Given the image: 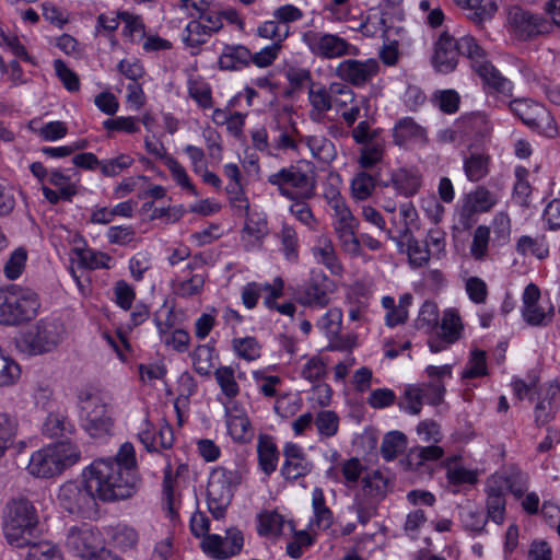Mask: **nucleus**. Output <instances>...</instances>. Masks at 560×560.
Instances as JSON below:
<instances>
[{
  "mask_svg": "<svg viewBox=\"0 0 560 560\" xmlns=\"http://www.w3.org/2000/svg\"><path fill=\"white\" fill-rule=\"evenodd\" d=\"M82 476V481L62 483L57 494L59 505L71 514L92 515L97 499L113 502L131 498L141 482L132 444L124 443L114 457L95 459Z\"/></svg>",
  "mask_w": 560,
  "mask_h": 560,
  "instance_id": "f257e3e1",
  "label": "nucleus"
},
{
  "mask_svg": "<svg viewBox=\"0 0 560 560\" xmlns=\"http://www.w3.org/2000/svg\"><path fill=\"white\" fill-rule=\"evenodd\" d=\"M466 56L472 62V68L482 79L483 83L497 92L510 94L512 83L488 61H485V50L472 36H463L456 39L448 32L440 34L434 44L432 65L441 73L452 72L458 62L459 56Z\"/></svg>",
  "mask_w": 560,
  "mask_h": 560,
  "instance_id": "f03ea898",
  "label": "nucleus"
},
{
  "mask_svg": "<svg viewBox=\"0 0 560 560\" xmlns=\"http://www.w3.org/2000/svg\"><path fill=\"white\" fill-rule=\"evenodd\" d=\"M38 523L37 510L28 499L13 498L5 504L2 529L11 546L23 548L35 540Z\"/></svg>",
  "mask_w": 560,
  "mask_h": 560,
  "instance_id": "7ed1b4c3",
  "label": "nucleus"
},
{
  "mask_svg": "<svg viewBox=\"0 0 560 560\" xmlns=\"http://www.w3.org/2000/svg\"><path fill=\"white\" fill-rule=\"evenodd\" d=\"M39 307V296L32 289L16 284L0 288V324H26L37 316Z\"/></svg>",
  "mask_w": 560,
  "mask_h": 560,
  "instance_id": "20e7f679",
  "label": "nucleus"
},
{
  "mask_svg": "<svg viewBox=\"0 0 560 560\" xmlns=\"http://www.w3.org/2000/svg\"><path fill=\"white\" fill-rule=\"evenodd\" d=\"M81 458L77 445L69 441L50 444L32 454L27 470L38 478H50L75 465Z\"/></svg>",
  "mask_w": 560,
  "mask_h": 560,
  "instance_id": "39448f33",
  "label": "nucleus"
},
{
  "mask_svg": "<svg viewBox=\"0 0 560 560\" xmlns=\"http://www.w3.org/2000/svg\"><path fill=\"white\" fill-rule=\"evenodd\" d=\"M242 482V474L238 469L219 466L212 469L207 486V503L211 515L223 518L228 506L234 495L235 489Z\"/></svg>",
  "mask_w": 560,
  "mask_h": 560,
  "instance_id": "423d86ee",
  "label": "nucleus"
},
{
  "mask_svg": "<svg viewBox=\"0 0 560 560\" xmlns=\"http://www.w3.org/2000/svg\"><path fill=\"white\" fill-rule=\"evenodd\" d=\"M63 334L65 328L59 322L40 319L21 337L18 347L30 355L43 354L56 349Z\"/></svg>",
  "mask_w": 560,
  "mask_h": 560,
  "instance_id": "0eeeda50",
  "label": "nucleus"
},
{
  "mask_svg": "<svg viewBox=\"0 0 560 560\" xmlns=\"http://www.w3.org/2000/svg\"><path fill=\"white\" fill-rule=\"evenodd\" d=\"M268 183L276 186L279 194L287 199L313 198L316 180L296 165L283 167L268 176Z\"/></svg>",
  "mask_w": 560,
  "mask_h": 560,
  "instance_id": "6e6552de",
  "label": "nucleus"
},
{
  "mask_svg": "<svg viewBox=\"0 0 560 560\" xmlns=\"http://www.w3.org/2000/svg\"><path fill=\"white\" fill-rule=\"evenodd\" d=\"M302 40L314 56L322 59L341 58L357 55L358 51L347 39L337 34L306 31L302 35Z\"/></svg>",
  "mask_w": 560,
  "mask_h": 560,
  "instance_id": "1a4fd4ad",
  "label": "nucleus"
},
{
  "mask_svg": "<svg viewBox=\"0 0 560 560\" xmlns=\"http://www.w3.org/2000/svg\"><path fill=\"white\" fill-rule=\"evenodd\" d=\"M508 23L513 35L521 40H532L552 32V24L546 18L521 7L509 10Z\"/></svg>",
  "mask_w": 560,
  "mask_h": 560,
  "instance_id": "9d476101",
  "label": "nucleus"
},
{
  "mask_svg": "<svg viewBox=\"0 0 560 560\" xmlns=\"http://www.w3.org/2000/svg\"><path fill=\"white\" fill-rule=\"evenodd\" d=\"M81 409L86 412L88 423L85 431L92 438H102L110 433L113 420L107 415L106 405L102 398L91 392H82L79 395Z\"/></svg>",
  "mask_w": 560,
  "mask_h": 560,
  "instance_id": "9b49d317",
  "label": "nucleus"
},
{
  "mask_svg": "<svg viewBox=\"0 0 560 560\" xmlns=\"http://www.w3.org/2000/svg\"><path fill=\"white\" fill-rule=\"evenodd\" d=\"M378 70L380 65L375 59L365 61L347 59L337 66L336 75L354 86H362L371 81Z\"/></svg>",
  "mask_w": 560,
  "mask_h": 560,
  "instance_id": "f8f14e48",
  "label": "nucleus"
},
{
  "mask_svg": "<svg viewBox=\"0 0 560 560\" xmlns=\"http://www.w3.org/2000/svg\"><path fill=\"white\" fill-rule=\"evenodd\" d=\"M66 547L77 557H95L100 549V537L92 528L72 527L67 536Z\"/></svg>",
  "mask_w": 560,
  "mask_h": 560,
  "instance_id": "ddd939ff",
  "label": "nucleus"
},
{
  "mask_svg": "<svg viewBox=\"0 0 560 560\" xmlns=\"http://www.w3.org/2000/svg\"><path fill=\"white\" fill-rule=\"evenodd\" d=\"M389 238L394 240L402 252L406 246L409 262L412 267L419 268L424 266L429 259L431 252L427 245H421L412 235L409 228H400L397 231V235H394L392 230L386 231Z\"/></svg>",
  "mask_w": 560,
  "mask_h": 560,
  "instance_id": "4468645a",
  "label": "nucleus"
},
{
  "mask_svg": "<svg viewBox=\"0 0 560 560\" xmlns=\"http://www.w3.org/2000/svg\"><path fill=\"white\" fill-rule=\"evenodd\" d=\"M253 54L243 45H225L219 57V67L222 70L238 71L252 63Z\"/></svg>",
  "mask_w": 560,
  "mask_h": 560,
  "instance_id": "2eb2a0df",
  "label": "nucleus"
},
{
  "mask_svg": "<svg viewBox=\"0 0 560 560\" xmlns=\"http://www.w3.org/2000/svg\"><path fill=\"white\" fill-rule=\"evenodd\" d=\"M510 107L514 115L532 129L539 130L541 122L549 119V115L544 107L538 104H529L524 100L511 102Z\"/></svg>",
  "mask_w": 560,
  "mask_h": 560,
  "instance_id": "dca6fc26",
  "label": "nucleus"
},
{
  "mask_svg": "<svg viewBox=\"0 0 560 560\" xmlns=\"http://www.w3.org/2000/svg\"><path fill=\"white\" fill-rule=\"evenodd\" d=\"M257 455L259 467L267 476L276 471L279 452L272 436L268 434L258 435Z\"/></svg>",
  "mask_w": 560,
  "mask_h": 560,
  "instance_id": "f3484780",
  "label": "nucleus"
},
{
  "mask_svg": "<svg viewBox=\"0 0 560 560\" xmlns=\"http://www.w3.org/2000/svg\"><path fill=\"white\" fill-rule=\"evenodd\" d=\"M559 392L560 387L558 385H551L546 396L536 404L534 408V421L538 428L545 427L553 420L558 410V404L555 401V397Z\"/></svg>",
  "mask_w": 560,
  "mask_h": 560,
  "instance_id": "a211bd4d",
  "label": "nucleus"
},
{
  "mask_svg": "<svg viewBox=\"0 0 560 560\" xmlns=\"http://www.w3.org/2000/svg\"><path fill=\"white\" fill-rule=\"evenodd\" d=\"M390 183L400 195L410 197L420 189L422 177L416 171L400 168L392 174Z\"/></svg>",
  "mask_w": 560,
  "mask_h": 560,
  "instance_id": "6ab92c4d",
  "label": "nucleus"
},
{
  "mask_svg": "<svg viewBox=\"0 0 560 560\" xmlns=\"http://www.w3.org/2000/svg\"><path fill=\"white\" fill-rule=\"evenodd\" d=\"M464 10L469 11L468 19L477 25H482L485 21L490 20L497 12L495 2L488 0H455Z\"/></svg>",
  "mask_w": 560,
  "mask_h": 560,
  "instance_id": "aec40b11",
  "label": "nucleus"
},
{
  "mask_svg": "<svg viewBox=\"0 0 560 560\" xmlns=\"http://www.w3.org/2000/svg\"><path fill=\"white\" fill-rule=\"evenodd\" d=\"M410 139L425 142L427 131L412 118L406 117L400 119L394 128V142L398 145H402Z\"/></svg>",
  "mask_w": 560,
  "mask_h": 560,
  "instance_id": "412c9836",
  "label": "nucleus"
},
{
  "mask_svg": "<svg viewBox=\"0 0 560 560\" xmlns=\"http://www.w3.org/2000/svg\"><path fill=\"white\" fill-rule=\"evenodd\" d=\"M444 450L435 444L429 446L412 447L407 456V464L410 469L419 470L425 462H434L442 458Z\"/></svg>",
  "mask_w": 560,
  "mask_h": 560,
  "instance_id": "4be33fe9",
  "label": "nucleus"
},
{
  "mask_svg": "<svg viewBox=\"0 0 560 560\" xmlns=\"http://www.w3.org/2000/svg\"><path fill=\"white\" fill-rule=\"evenodd\" d=\"M505 516V497L500 487H489L487 490V520L502 524Z\"/></svg>",
  "mask_w": 560,
  "mask_h": 560,
  "instance_id": "5701e85b",
  "label": "nucleus"
},
{
  "mask_svg": "<svg viewBox=\"0 0 560 560\" xmlns=\"http://www.w3.org/2000/svg\"><path fill=\"white\" fill-rule=\"evenodd\" d=\"M313 254L319 259L332 273L341 271L332 242L327 236L318 238V245L313 248Z\"/></svg>",
  "mask_w": 560,
  "mask_h": 560,
  "instance_id": "b1692460",
  "label": "nucleus"
},
{
  "mask_svg": "<svg viewBox=\"0 0 560 560\" xmlns=\"http://www.w3.org/2000/svg\"><path fill=\"white\" fill-rule=\"evenodd\" d=\"M73 432L74 425L61 413H50L43 425V433L48 438H63Z\"/></svg>",
  "mask_w": 560,
  "mask_h": 560,
  "instance_id": "393cba45",
  "label": "nucleus"
},
{
  "mask_svg": "<svg viewBox=\"0 0 560 560\" xmlns=\"http://www.w3.org/2000/svg\"><path fill=\"white\" fill-rule=\"evenodd\" d=\"M459 516L464 528L474 533H481L487 524V517L471 504L460 506Z\"/></svg>",
  "mask_w": 560,
  "mask_h": 560,
  "instance_id": "a878e982",
  "label": "nucleus"
},
{
  "mask_svg": "<svg viewBox=\"0 0 560 560\" xmlns=\"http://www.w3.org/2000/svg\"><path fill=\"white\" fill-rule=\"evenodd\" d=\"M206 277L200 273H195L186 280H179L173 283V292L184 299L199 295L203 291Z\"/></svg>",
  "mask_w": 560,
  "mask_h": 560,
  "instance_id": "bb28decb",
  "label": "nucleus"
},
{
  "mask_svg": "<svg viewBox=\"0 0 560 560\" xmlns=\"http://www.w3.org/2000/svg\"><path fill=\"white\" fill-rule=\"evenodd\" d=\"M407 446V438L399 431H393L385 435L381 445V454L386 460L394 459Z\"/></svg>",
  "mask_w": 560,
  "mask_h": 560,
  "instance_id": "cd10ccee",
  "label": "nucleus"
},
{
  "mask_svg": "<svg viewBox=\"0 0 560 560\" xmlns=\"http://www.w3.org/2000/svg\"><path fill=\"white\" fill-rule=\"evenodd\" d=\"M278 237L282 245L284 257L289 261H296L299 257V240L293 226L283 223Z\"/></svg>",
  "mask_w": 560,
  "mask_h": 560,
  "instance_id": "c85d7f7f",
  "label": "nucleus"
},
{
  "mask_svg": "<svg viewBox=\"0 0 560 560\" xmlns=\"http://www.w3.org/2000/svg\"><path fill=\"white\" fill-rule=\"evenodd\" d=\"M313 464L307 459H289L284 460L280 469L281 476L290 482L303 478L311 472Z\"/></svg>",
  "mask_w": 560,
  "mask_h": 560,
  "instance_id": "c756f323",
  "label": "nucleus"
},
{
  "mask_svg": "<svg viewBox=\"0 0 560 560\" xmlns=\"http://www.w3.org/2000/svg\"><path fill=\"white\" fill-rule=\"evenodd\" d=\"M464 168L470 180H480L489 172V158L485 154L472 153L465 160Z\"/></svg>",
  "mask_w": 560,
  "mask_h": 560,
  "instance_id": "7c9ffc66",
  "label": "nucleus"
},
{
  "mask_svg": "<svg viewBox=\"0 0 560 560\" xmlns=\"http://www.w3.org/2000/svg\"><path fill=\"white\" fill-rule=\"evenodd\" d=\"M26 559L27 560H62L58 548L49 541L35 542L32 540Z\"/></svg>",
  "mask_w": 560,
  "mask_h": 560,
  "instance_id": "2f4dec72",
  "label": "nucleus"
},
{
  "mask_svg": "<svg viewBox=\"0 0 560 560\" xmlns=\"http://www.w3.org/2000/svg\"><path fill=\"white\" fill-rule=\"evenodd\" d=\"M21 375L20 365L0 347V386L13 385Z\"/></svg>",
  "mask_w": 560,
  "mask_h": 560,
  "instance_id": "473e14b6",
  "label": "nucleus"
},
{
  "mask_svg": "<svg viewBox=\"0 0 560 560\" xmlns=\"http://www.w3.org/2000/svg\"><path fill=\"white\" fill-rule=\"evenodd\" d=\"M18 430L15 418L8 413H0V457L4 454L14 441Z\"/></svg>",
  "mask_w": 560,
  "mask_h": 560,
  "instance_id": "72a5a7b5",
  "label": "nucleus"
},
{
  "mask_svg": "<svg viewBox=\"0 0 560 560\" xmlns=\"http://www.w3.org/2000/svg\"><path fill=\"white\" fill-rule=\"evenodd\" d=\"M488 373L486 352L482 350H472L466 369L462 373V378H476Z\"/></svg>",
  "mask_w": 560,
  "mask_h": 560,
  "instance_id": "f704fd0d",
  "label": "nucleus"
},
{
  "mask_svg": "<svg viewBox=\"0 0 560 560\" xmlns=\"http://www.w3.org/2000/svg\"><path fill=\"white\" fill-rule=\"evenodd\" d=\"M384 144L377 140L363 144L360 150L359 164L362 168H371L382 161Z\"/></svg>",
  "mask_w": 560,
  "mask_h": 560,
  "instance_id": "c9c22d12",
  "label": "nucleus"
},
{
  "mask_svg": "<svg viewBox=\"0 0 560 560\" xmlns=\"http://www.w3.org/2000/svg\"><path fill=\"white\" fill-rule=\"evenodd\" d=\"M228 431L231 438L236 442H246L249 440L250 433V422L245 416H229L228 421Z\"/></svg>",
  "mask_w": 560,
  "mask_h": 560,
  "instance_id": "e433bc0d",
  "label": "nucleus"
},
{
  "mask_svg": "<svg viewBox=\"0 0 560 560\" xmlns=\"http://www.w3.org/2000/svg\"><path fill=\"white\" fill-rule=\"evenodd\" d=\"M160 156L163 159L164 164L172 173V176L176 180V183L183 188L189 190L194 196H198L195 186L190 183L185 168L178 163V161L166 153L163 155L160 154Z\"/></svg>",
  "mask_w": 560,
  "mask_h": 560,
  "instance_id": "4c0bfd02",
  "label": "nucleus"
},
{
  "mask_svg": "<svg viewBox=\"0 0 560 560\" xmlns=\"http://www.w3.org/2000/svg\"><path fill=\"white\" fill-rule=\"evenodd\" d=\"M160 156L163 159L164 164L172 173V176L176 180V183L183 188L189 190L194 196H198L195 186L190 183L185 168L178 163V161L166 153L163 155L160 154Z\"/></svg>",
  "mask_w": 560,
  "mask_h": 560,
  "instance_id": "58836bf2",
  "label": "nucleus"
},
{
  "mask_svg": "<svg viewBox=\"0 0 560 560\" xmlns=\"http://www.w3.org/2000/svg\"><path fill=\"white\" fill-rule=\"evenodd\" d=\"M160 156L163 159L164 164L172 173V176L176 180V183L183 188L189 190L194 196H198L195 186L190 183L185 168L178 163V161L166 153L163 155L160 154Z\"/></svg>",
  "mask_w": 560,
  "mask_h": 560,
  "instance_id": "ea45409f",
  "label": "nucleus"
},
{
  "mask_svg": "<svg viewBox=\"0 0 560 560\" xmlns=\"http://www.w3.org/2000/svg\"><path fill=\"white\" fill-rule=\"evenodd\" d=\"M388 479L380 471L375 470L363 478V490L366 494L375 498H383L386 494Z\"/></svg>",
  "mask_w": 560,
  "mask_h": 560,
  "instance_id": "a19ab883",
  "label": "nucleus"
},
{
  "mask_svg": "<svg viewBox=\"0 0 560 560\" xmlns=\"http://www.w3.org/2000/svg\"><path fill=\"white\" fill-rule=\"evenodd\" d=\"M314 423L320 435L331 438L338 431L339 418L332 410H323L317 413Z\"/></svg>",
  "mask_w": 560,
  "mask_h": 560,
  "instance_id": "79ce46f5",
  "label": "nucleus"
},
{
  "mask_svg": "<svg viewBox=\"0 0 560 560\" xmlns=\"http://www.w3.org/2000/svg\"><path fill=\"white\" fill-rule=\"evenodd\" d=\"M214 377L225 396L233 398L238 394V385L235 381L234 370L231 366L218 368Z\"/></svg>",
  "mask_w": 560,
  "mask_h": 560,
  "instance_id": "37998d69",
  "label": "nucleus"
},
{
  "mask_svg": "<svg viewBox=\"0 0 560 560\" xmlns=\"http://www.w3.org/2000/svg\"><path fill=\"white\" fill-rule=\"evenodd\" d=\"M301 301L305 305L324 307L328 304L329 298L325 287L318 282H310Z\"/></svg>",
  "mask_w": 560,
  "mask_h": 560,
  "instance_id": "c03bdc74",
  "label": "nucleus"
},
{
  "mask_svg": "<svg viewBox=\"0 0 560 560\" xmlns=\"http://www.w3.org/2000/svg\"><path fill=\"white\" fill-rule=\"evenodd\" d=\"M518 253L523 255L532 254L539 259L548 256V247L545 245L544 237L522 236L516 245Z\"/></svg>",
  "mask_w": 560,
  "mask_h": 560,
  "instance_id": "a18cd8bd",
  "label": "nucleus"
},
{
  "mask_svg": "<svg viewBox=\"0 0 560 560\" xmlns=\"http://www.w3.org/2000/svg\"><path fill=\"white\" fill-rule=\"evenodd\" d=\"M233 349L240 358L254 361L260 357L261 347L254 337H245L234 339Z\"/></svg>",
  "mask_w": 560,
  "mask_h": 560,
  "instance_id": "49530a36",
  "label": "nucleus"
},
{
  "mask_svg": "<svg viewBox=\"0 0 560 560\" xmlns=\"http://www.w3.org/2000/svg\"><path fill=\"white\" fill-rule=\"evenodd\" d=\"M376 186V178L366 173L360 172L351 183L352 194L357 199L369 198Z\"/></svg>",
  "mask_w": 560,
  "mask_h": 560,
  "instance_id": "de8ad7c7",
  "label": "nucleus"
},
{
  "mask_svg": "<svg viewBox=\"0 0 560 560\" xmlns=\"http://www.w3.org/2000/svg\"><path fill=\"white\" fill-rule=\"evenodd\" d=\"M26 259L27 252L22 247L16 248L4 264L3 271L5 277L10 280L18 279L25 268Z\"/></svg>",
  "mask_w": 560,
  "mask_h": 560,
  "instance_id": "09e8293b",
  "label": "nucleus"
},
{
  "mask_svg": "<svg viewBox=\"0 0 560 560\" xmlns=\"http://www.w3.org/2000/svg\"><path fill=\"white\" fill-rule=\"evenodd\" d=\"M212 352L213 348L209 345H199L192 352V363L195 371L207 376L211 372L212 368Z\"/></svg>",
  "mask_w": 560,
  "mask_h": 560,
  "instance_id": "8fccbe9b",
  "label": "nucleus"
},
{
  "mask_svg": "<svg viewBox=\"0 0 560 560\" xmlns=\"http://www.w3.org/2000/svg\"><path fill=\"white\" fill-rule=\"evenodd\" d=\"M290 33L288 25H281L278 20L264 22L257 30L258 36L267 39H275V43L281 44Z\"/></svg>",
  "mask_w": 560,
  "mask_h": 560,
  "instance_id": "3c124183",
  "label": "nucleus"
},
{
  "mask_svg": "<svg viewBox=\"0 0 560 560\" xmlns=\"http://www.w3.org/2000/svg\"><path fill=\"white\" fill-rule=\"evenodd\" d=\"M310 199L311 198L290 199L293 203L290 206L289 210L302 224L310 229H314L317 221L310 205L306 202Z\"/></svg>",
  "mask_w": 560,
  "mask_h": 560,
  "instance_id": "603ef678",
  "label": "nucleus"
},
{
  "mask_svg": "<svg viewBox=\"0 0 560 560\" xmlns=\"http://www.w3.org/2000/svg\"><path fill=\"white\" fill-rule=\"evenodd\" d=\"M441 335L448 338L450 341H457L460 338V317L454 311H446L441 323Z\"/></svg>",
  "mask_w": 560,
  "mask_h": 560,
  "instance_id": "864d4df0",
  "label": "nucleus"
},
{
  "mask_svg": "<svg viewBox=\"0 0 560 560\" xmlns=\"http://www.w3.org/2000/svg\"><path fill=\"white\" fill-rule=\"evenodd\" d=\"M468 203L470 211L485 212L495 203V198L488 189L478 187L468 196Z\"/></svg>",
  "mask_w": 560,
  "mask_h": 560,
  "instance_id": "5fc2aeb1",
  "label": "nucleus"
},
{
  "mask_svg": "<svg viewBox=\"0 0 560 560\" xmlns=\"http://www.w3.org/2000/svg\"><path fill=\"white\" fill-rule=\"evenodd\" d=\"M54 68L57 77L69 92H78L80 90V79L78 74L68 68L63 60L56 59L54 61Z\"/></svg>",
  "mask_w": 560,
  "mask_h": 560,
  "instance_id": "6e6d98bb",
  "label": "nucleus"
},
{
  "mask_svg": "<svg viewBox=\"0 0 560 560\" xmlns=\"http://www.w3.org/2000/svg\"><path fill=\"white\" fill-rule=\"evenodd\" d=\"M284 524L283 516L277 512H268L259 516L260 535H280Z\"/></svg>",
  "mask_w": 560,
  "mask_h": 560,
  "instance_id": "4d7b16f0",
  "label": "nucleus"
},
{
  "mask_svg": "<svg viewBox=\"0 0 560 560\" xmlns=\"http://www.w3.org/2000/svg\"><path fill=\"white\" fill-rule=\"evenodd\" d=\"M185 32L186 35L184 36V40L190 47H197L206 43V37L212 34L206 28L203 22L196 20L190 21L187 24Z\"/></svg>",
  "mask_w": 560,
  "mask_h": 560,
  "instance_id": "13d9d810",
  "label": "nucleus"
},
{
  "mask_svg": "<svg viewBox=\"0 0 560 560\" xmlns=\"http://www.w3.org/2000/svg\"><path fill=\"white\" fill-rule=\"evenodd\" d=\"M424 395L423 389L420 387H408L404 393L399 407L411 415H418L421 411L422 397Z\"/></svg>",
  "mask_w": 560,
  "mask_h": 560,
  "instance_id": "bf43d9fd",
  "label": "nucleus"
},
{
  "mask_svg": "<svg viewBox=\"0 0 560 560\" xmlns=\"http://www.w3.org/2000/svg\"><path fill=\"white\" fill-rule=\"evenodd\" d=\"M342 313L339 308H330L318 322L326 336L336 337L341 330Z\"/></svg>",
  "mask_w": 560,
  "mask_h": 560,
  "instance_id": "052dcab7",
  "label": "nucleus"
},
{
  "mask_svg": "<svg viewBox=\"0 0 560 560\" xmlns=\"http://www.w3.org/2000/svg\"><path fill=\"white\" fill-rule=\"evenodd\" d=\"M490 229L486 225H479L474 233L470 253L476 259H482L488 249Z\"/></svg>",
  "mask_w": 560,
  "mask_h": 560,
  "instance_id": "680f3d73",
  "label": "nucleus"
},
{
  "mask_svg": "<svg viewBox=\"0 0 560 560\" xmlns=\"http://www.w3.org/2000/svg\"><path fill=\"white\" fill-rule=\"evenodd\" d=\"M118 18L126 23L124 34L129 36L131 40L142 38L144 36V25L140 16L129 12H119Z\"/></svg>",
  "mask_w": 560,
  "mask_h": 560,
  "instance_id": "e2e57ef3",
  "label": "nucleus"
},
{
  "mask_svg": "<svg viewBox=\"0 0 560 560\" xmlns=\"http://www.w3.org/2000/svg\"><path fill=\"white\" fill-rule=\"evenodd\" d=\"M364 470L360 459L352 457L341 464V474L348 487H354Z\"/></svg>",
  "mask_w": 560,
  "mask_h": 560,
  "instance_id": "0e129e2a",
  "label": "nucleus"
},
{
  "mask_svg": "<svg viewBox=\"0 0 560 560\" xmlns=\"http://www.w3.org/2000/svg\"><path fill=\"white\" fill-rule=\"evenodd\" d=\"M553 316V307L548 313L544 312L537 304L523 307V317L532 326L546 325Z\"/></svg>",
  "mask_w": 560,
  "mask_h": 560,
  "instance_id": "69168bd1",
  "label": "nucleus"
},
{
  "mask_svg": "<svg viewBox=\"0 0 560 560\" xmlns=\"http://www.w3.org/2000/svg\"><path fill=\"white\" fill-rule=\"evenodd\" d=\"M282 45L279 43H273L270 46L262 48L260 51L253 54L252 63L257 66L258 68H266L273 63L277 59Z\"/></svg>",
  "mask_w": 560,
  "mask_h": 560,
  "instance_id": "338daca9",
  "label": "nucleus"
},
{
  "mask_svg": "<svg viewBox=\"0 0 560 560\" xmlns=\"http://www.w3.org/2000/svg\"><path fill=\"white\" fill-rule=\"evenodd\" d=\"M417 323L419 327H435L439 323V310L436 304L425 301L420 308Z\"/></svg>",
  "mask_w": 560,
  "mask_h": 560,
  "instance_id": "774afa93",
  "label": "nucleus"
}]
</instances>
